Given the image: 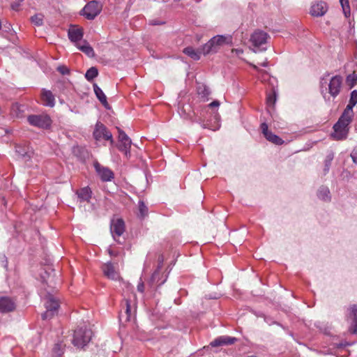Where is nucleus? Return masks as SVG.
<instances>
[{"mask_svg":"<svg viewBox=\"0 0 357 357\" xmlns=\"http://www.w3.org/2000/svg\"><path fill=\"white\" fill-rule=\"evenodd\" d=\"M197 93L199 95L202 96V97L206 98L211 93V91L206 86L202 85L197 88Z\"/></svg>","mask_w":357,"mask_h":357,"instance_id":"obj_37","label":"nucleus"},{"mask_svg":"<svg viewBox=\"0 0 357 357\" xmlns=\"http://www.w3.org/2000/svg\"><path fill=\"white\" fill-rule=\"evenodd\" d=\"M277 96V91L274 88H272L271 93H268L266 97V104L268 107L274 106L276 102Z\"/></svg>","mask_w":357,"mask_h":357,"instance_id":"obj_30","label":"nucleus"},{"mask_svg":"<svg viewBox=\"0 0 357 357\" xmlns=\"http://www.w3.org/2000/svg\"><path fill=\"white\" fill-rule=\"evenodd\" d=\"M350 156H357V146L354 147L352 152L350 154Z\"/></svg>","mask_w":357,"mask_h":357,"instance_id":"obj_44","label":"nucleus"},{"mask_svg":"<svg viewBox=\"0 0 357 357\" xmlns=\"http://www.w3.org/2000/svg\"><path fill=\"white\" fill-rule=\"evenodd\" d=\"M232 43L230 35H217L211 38L206 44L202 46V54L208 55L217 53L221 47Z\"/></svg>","mask_w":357,"mask_h":357,"instance_id":"obj_2","label":"nucleus"},{"mask_svg":"<svg viewBox=\"0 0 357 357\" xmlns=\"http://www.w3.org/2000/svg\"><path fill=\"white\" fill-rule=\"evenodd\" d=\"M93 91L97 98L102 104V105L106 109H109V105L107 102V97L102 89L97 85V84H93Z\"/></svg>","mask_w":357,"mask_h":357,"instance_id":"obj_25","label":"nucleus"},{"mask_svg":"<svg viewBox=\"0 0 357 357\" xmlns=\"http://www.w3.org/2000/svg\"><path fill=\"white\" fill-rule=\"evenodd\" d=\"M220 105V102L218 100H214L212 102H211L208 106L210 107H218Z\"/></svg>","mask_w":357,"mask_h":357,"instance_id":"obj_43","label":"nucleus"},{"mask_svg":"<svg viewBox=\"0 0 357 357\" xmlns=\"http://www.w3.org/2000/svg\"><path fill=\"white\" fill-rule=\"evenodd\" d=\"M102 270L104 273V275L109 279L115 280L118 277V274L112 263L105 264L102 266Z\"/></svg>","mask_w":357,"mask_h":357,"instance_id":"obj_24","label":"nucleus"},{"mask_svg":"<svg viewBox=\"0 0 357 357\" xmlns=\"http://www.w3.org/2000/svg\"><path fill=\"white\" fill-rule=\"evenodd\" d=\"M84 36V29L82 26L78 25L70 24L68 28V39L70 40L75 45H77V43H82Z\"/></svg>","mask_w":357,"mask_h":357,"instance_id":"obj_11","label":"nucleus"},{"mask_svg":"<svg viewBox=\"0 0 357 357\" xmlns=\"http://www.w3.org/2000/svg\"><path fill=\"white\" fill-rule=\"evenodd\" d=\"M346 83L350 89L354 87L357 83V73L354 72L348 75L346 77Z\"/></svg>","mask_w":357,"mask_h":357,"instance_id":"obj_33","label":"nucleus"},{"mask_svg":"<svg viewBox=\"0 0 357 357\" xmlns=\"http://www.w3.org/2000/svg\"><path fill=\"white\" fill-rule=\"evenodd\" d=\"M357 104V90H354L351 92L349 104L343 111V114L349 116H354V107Z\"/></svg>","mask_w":357,"mask_h":357,"instance_id":"obj_19","label":"nucleus"},{"mask_svg":"<svg viewBox=\"0 0 357 357\" xmlns=\"http://www.w3.org/2000/svg\"><path fill=\"white\" fill-rule=\"evenodd\" d=\"M93 336L92 330L85 322H82L74 330L72 344L77 349H84L91 342Z\"/></svg>","mask_w":357,"mask_h":357,"instance_id":"obj_1","label":"nucleus"},{"mask_svg":"<svg viewBox=\"0 0 357 357\" xmlns=\"http://www.w3.org/2000/svg\"><path fill=\"white\" fill-rule=\"evenodd\" d=\"M30 125L43 129L50 127L52 120L47 115H29L27 118Z\"/></svg>","mask_w":357,"mask_h":357,"instance_id":"obj_7","label":"nucleus"},{"mask_svg":"<svg viewBox=\"0 0 357 357\" xmlns=\"http://www.w3.org/2000/svg\"><path fill=\"white\" fill-rule=\"evenodd\" d=\"M16 153L19 156H26L28 155L27 151H26L24 149L20 146H16Z\"/></svg>","mask_w":357,"mask_h":357,"instance_id":"obj_40","label":"nucleus"},{"mask_svg":"<svg viewBox=\"0 0 357 357\" xmlns=\"http://www.w3.org/2000/svg\"><path fill=\"white\" fill-rule=\"evenodd\" d=\"M93 136L96 141H109L110 144L114 143L112 134L107 128L101 122L98 121L95 125Z\"/></svg>","mask_w":357,"mask_h":357,"instance_id":"obj_6","label":"nucleus"},{"mask_svg":"<svg viewBox=\"0 0 357 357\" xmlns=\"http://www.w3.org/2000/svg\"><path fill=\"white\" fill-rule=\"evenodd\" d=\"M137 291L140 293H144V284L142 278L139 279V282L137 284Z\"/></svg>","mask_w":357,"mask_h":357,"instance_id":"obj_42","label":"nucleus"},{"mask_svg":"<svg viewBox=\"0 0 357 357\" xmlns=\"http://www.w3.org/2000/svg\"><path fill=\"white\" fill-rule=\"evenodd\" d=\"M236 337H231L229 336H220L215 339L210 343L211 347H220L223 345H231L236 341Z\"/></svg>","mask_w":357,"mask_h":357,"instance_id":"obj_18","label":"nucleus"},{"mask_svg":"<svg viewBox=\"0 0 357 357\" xmlns=\"http://www.w3.org/2000/svg\"><path fill=\"white\" fill-rule=\"evenodd\" d=\"M66 344L63 342L55 344L52 349L53 357H61L65 351Z\"/></svg>","mask_w":357,"mask_h":357,"instance_id":"obj_28","label":"nucleus"},{"mask_svg":"<svg viewBox=\"0 0 357 357\" xmlns=\"http://www.w3.org/2000/svg\"><path fill=\"white\" fill-rule=\"evenodd\" d=\"M164 282H161L158 284V285H161Z\"/></svg>","mask_w":357,"mask_h":357,"instance_id":"obj_51","label":"nucleus"},{"mask_svg":"<svg viewBox=\"0 0 357 357\" xmlns=\"http://www.w3.org/2000/svg\"><path fill=\"white\" fill-rule=\"evenodd\" d=\"M102 8V6L98 1L93 0L88 2L79 13L87 20H92L100 13Z\"/></svg>","mask_w":357,"mask_h":357,"instance_id":"obj_5","label":"nucleus"},{"mask_svg":"<svg viewBox=\"0 0 357 357\" xmlns=\"http://www.w3.org/2000/svg\"><path fill=\"white\" fill-rule=\"evenodd\" d=\"M261 132L264 136V137L270 142L275 144V145H281L284 143V140L280 138L279 136L273 134L271 131L268 130V127L267 123H262L261 124Z\"/></svg>","mask_w":357,"mask_h":357,"instance_id":"obj_14","label":"nucleus"},{"mask_svg":"<svg viewBox=\"0 0 357 357\" xmlns=\"http://www.w3.org/2000/svg\"><path fill=\"white\" fill-rule=\"evenodd\" d=\"M123 310L120 312V319H124L125 321H130L132 315L135 312V307H132L130 302L128 299H125L122 303Z\"/></svg>","mask_w":357,"mask_h":357,"instance_id":"obj_16","label":"nucleus"},{"mask_svg":"<svg viewBox=\"0 0 357 357\" xmlns=\"http://www.w3.org/2000/svg\"><path fill=\"white\" fill-rule=\"evenodd\" d=\"M45 306L46 311L42 314V318L44 320L53 317L54 312L59 308V303L50 294H48L45 298Z\"/></svg>","mask_w":357,"mask_h":357,"instance_id":"obj_9","label":"nucleus"},{"mask_svg":"<svg viewBox=\"0 0 357 357\" xmlns=\"http://www.w3.org/2000/svg\"><path fill=\"white\" fill-rule=\"evenodd\" d=\"M253 68H254L255 69H256V70H258V68H257V66H253Z\"/></svg>","mask_w":357,"mask_h":357,"instance_id":"obj_50","label":"nucleus"},{"mask_svg":"<svg viewBox=\"0 0 357 357\" xmlns=\"http://www.w3.org/2000/svg\"><path fill=\"white\" fill-rule=\"evenodd\" d=\"M183 52L195 61L199 60L201 54H202V47L195 50L194 47L188 46L183 49Z\"/></svg>","mask_w":357,"mask_h":357,"instance_id":"obj_23","label":"nucleus"},{"mask_svg":"<svg viewBox=\"0 0 357 357\" xmlns=\"http://www.w3.org/2000/svg\"><path fill=\"white\" fill-rule=\"evenodd\" d=\"M56 70L62 75H64L67 73V67L64 65L58 66Z\"/></svg>","mask_w":357,"mask_h":357,"instance_id":"obj_41","label":"nucleus"},{"mask_svg":"<svg viewBox=\"0 0 357 357\" xmlns=\"http://www.w3.org/2000/svg\"><path fill=\"white\" fill-rule=\"evenodd\" d=\"M158 270H156L152 275L151 276V281L150 282L151 283H153V282H158V281L157 280L158 277H159V275H160V271H159V269L161 268L162 266V264L163 263V261H164V257L162 255H160L158 257Z\"/></svg>","mask_w":357,"mask_h":357,"instance_id":"obj_31","label":"nucleus"},{"mask_svg":"<svg viewBox=\"0 0 357 357\" xmlns=\"http://www.w3.org/2000/svg\"><path fill=\"white\" fill-rule=\"evenodd\" d=\"M98 75V70L96 67H91L86 73L85 77L88 81L93 80Z\"/></svg>","mask_w":357,"mask_h":357,"instance_id":"obj_34","label":"nucleus"},{"mask_svg":"<svg viewBox=\"0 0 357 357\" xmlns=\"http://www.w3.org/2000/svg\"><path fill=\"white\" fill-rule=\"evenodd\" d=\"M164 22H160V21H156V20H154V21H152L151 22V24L152 25H160V24H162Z\"/></svg>","mask_w":357,"mask_h":357,"instance_id":"obj_45","label":"nucleus"},{"mask_svg":"<svg viewBox=\"0 0 357 357\" xmlns=\"http://www.w3.org/2000/svg\"><path fill=\"white\" fill-rule=\"evenodd\" d=\"M119 132V144L118 149L125 155L129 153V150L132 144L131 139L126 134L124 131L118 128Z\"/></svg>","mask_w":357,"mask_h":357,"instance_id":"obj_12","label":"nucleus"},{"mask_svg":"<svg viewBox=\"0 0 357 357\" xmlns=\"http://www.w3.org/2000/svg\"><path fill=\"white\" fill-rule=\"evenodd\" d=\"M93 166L102 181H111L114 178V174L108 167L101 165L98 161L94 162Z\"/></svg>","mask_w":357,"mask_h":357,"instance_id":"obj_10","label":"nucleus"},{"mask_svg":"<svg viewBox=\"0 0 357 357\" xmlns=\"http://www.w3.org/2000/svg\"><path fill=\"white\" fill-rule=\"evenodd\" d=\"M76 195L80 202H89L91 198L92 191L90 188L84 187L77 190Z\"/></svg>","mask_w":357,"mask_h":357,"instance_id":"obj_22","label":"nucleus"},{"mask_svg":"<svg viewBox=\"0 0 357 357\" xmlns=\"http://www.w3.org/2000/svg\"><path fill=\"white\" fill-rule=\"evenodd\" d=\"M15 309V303L10 297L2 296L0 297V312L6 313L11 312Z\"/></svg>","mask_w":357,"mask_h":357,"instance_id":"obj_17","label":"nucleus"},{"mask_svg":"<svg viewBox=\"0 0 357 357\" xmlns=\"http://www.w3.org/2000/svg\"><path fill=\"white\" fill-rule=\"evenodd\" d=\"M76 47L89 57L93 58L95 56V52L93 47L86 40H83L82 43H77Z\"/></svg>","mask_w":357,"mask_h":357,"instance_id":"obj_21","label":"nucleus"},{"mask_svg":"<svg viewBox=\"0 0 357 357\" xmlns=\"http://www.w3.org/2000/svg\"><path fill=\"white\" fill-rule=\"evenodd\" d=\"M349 331L352 334L357 333V319L356 320L355 319L351 320V325L349 328Z\"/></svg>","mask_w":357,"mask_h":357,"instance_id":"obj_39","label":"nucleus"},{"mask_svg":"<svg viewBox=\"0 0 357 357\" xmlns=\"http://www.w3.org/2000/svg\"><path fill=\"white\" fill-rule=\"evenodd\" d=\"M317 197L324 202L331 201V193L329 189L325 186L320 187L317 192Z\"/></svg>","mask_w":357,"mask_h":357,"instance_id":"obj_27","label":"nucleus"},{"mask_svg":"<svg viewBox=\"0 0 357 357\" xmlns=\"http://www.w3.org/2000/svg\"><path fill=\"white\" fill-rule=\"evenodd\" d=\"M259 65L263 66V67H266L268 66V62L267 61H264V62L260 63Z\"/></svg>","mask_w":357,"mask_h":357,"instance_id":"obj_47","label":"nucleus"},{"mask_svg":"<svg viewBox=\"0 0 357 357\" xmlns=\"http://www.w3.org/2000/svg\"><path fill=\"white\" fill-rule=\"evenodd\" d=\"M340 3L342 6L343 13L345 17L348 18L350 17L351 10L349 0H339Z\"/></svg>","mask_w":357,"mask_h":357,"instance_id":"obj_32","label":"nucleus"},{"mask_svg":"<svg viewBox=\"0 0 357 357\" xmlns=\"http://www.w3.org/2000/svg\"><path fill=\"white\" fill-rule=\"evenodd\" d=\"M148 214V208L145 205L143 201L139 202V214L140 218H144Z\"/></svg>","mask_w":357,"mask_h":357,"instance_id":"obj_35","label":"nucleus"},{"mask_svg":"<svg viewBox=\"0 0 357 357\" xmlns=\"http://www.w3.org/2000/svg\"><path fill=\"white\" fill-rule=\"evenodd\" d=\"M41 102L42 103L48 107H54V96L51 91L43 89L41 91Z\"/></svg>","mask_w":357,"mask_h":357,"instance_id":"obj_20","label":"nucleus"},{"mask_svg":"<svg viewBox=\"0 0 357 357\" xmlns=\"http://www.w3.org/2000/svg\"><path fill=\"white\" fill-rule=\"evenodd\" d=\"M54 273V270L50 267H48L47 269H45L43 272L40 273L41 280L43 283L49 284L53 281V276L52 274Z\"/></svg>","mask_w":357,"mask_h":357,"instance_id":"obj_26","label":"nucleus"},{"mask_svg":"<svg viewBox=\"0 0 357 357\" xmlns=\"http://www.w3.org/2000/svg\"><path fill=\"white\" fill-rule=\"evenodd\" d=\"M269 35L260 29L255 30L250 36V41L255 49L253 50L255 52H264L266 50V47L263 45L267 43V40Z\"/></svg>","mask_w":357,"mask_h":357,"instance_id":"obj_4","label":"nucleus"},{"mask_svg":"<svg viewBox=\"0 0 357 357\" xmlns=\"http://www.w3.org/2000/svg\"><path fill=\"white\" fill-rule=\"evenodd\" d=\"M31 22L36 26H41L43 22V17L40 14H37L31 17Z\"/></svg>","mask_w":357,"mask_h":357,"instance_id":"obj_38","label":"nucleus"},{"mask_svg":"<svg viewBox=\"0 0 357 357\" xmlns=\"http://www.w3.org/2000/svg\"><path fill=\"white\" fill-rule=\"evenodd\" d=\"M348 311L347 318L356 320L357 319V305L354 304L351 305Z\"/></svg>","mask_w":357,"mask_h":357,"instance_id":"obj_36","label":"nucleus"},{"mask_svg":"<svg viewBox=\"0 0 357 357\" xmlns=\"http://www.w3.org/2000/svg\"><path fill=\"white\" fill-rule=\"evenodd\" d=\"M342 84V78L340 75L333 76L328 86V92L333 97L335 98L340 92V89Z\"/></svg>","mask_w":357,"mask_h":357,"instance_id":"obj_13","label":"nucleus"},{"mask_svg":"<svg viewBox=\"0 0 357 357\" xmlns=\"http://www.w3.org/2000/svg\"><path fill=\"white\" fill-rule=\"evenodd\" d=\"M353 159V162L355 163V164H357V158H352Z\"/></svg>","mask_w":357,"mask_h":357,"instance_id":"obj_49","label":"nucleus"},{"mask_svg":"<svg viewBox=\"0 0 357 357\" xmlns=\"http://www.w3.org/2000/svg\"><path fill=\"white\" fill-rule=\"evenodd\" d=\"M110 231L113 238L121 243L119 237H121L125 231V222L121 218L114 219L111 221Z\"/></svg>","mask_w":357,"mask_h":357,"instance_id":"obj_8","label":"nucleus"},{"mask_svg":"<svg viewBox=\"0 0 357 357\" xmlns=\"http://www.w3.org/2000/svg\"><path fill=\"white\" fill-rule=\"evenodd\" d=\"M24 112V106L17 102L13 103L11 107V114L16 117H20L22 115Z\"/></svg>","mask_w":357,"mask_h":357,"instance_id":"obj_29","label":"nucleus"},{"mask_svg":"<svg viewBox=\"0 0 357 357\" xmlns=\"http://www.w3.org/2000/svg\"><path fill=\"white\" fill-rule=\"evenodd\" d=\"M331 164V160H328L326 161V166L328 167Z\"/></svg>","mask_w":357,"mask_h":357,"instance_id":"obj_48","label":"nucleus"},{"mask_svg":"<svg viewBox=\"0 0 357 357\" xmlns=\"http://www.w3.org/2000/svg\"><path fill=\"white\" fill-rule=\"evenodd\" d=\"M327 3L324 1H319L311 6L310 14L314 17H321L328 11Z\"/></svg>","mask_w":357,"mask_h":357,"instance_id":"obj_15","label":"nucleus"},{"mask_svg":"<svg viewBox=\"0 0 357 357\" xmlns=\"http://www.w3.org/2000/svg\"><path fill=\"white\" fill-rule=\"evenodd\" d=\"M353 119L352 116H349L347 114H342L338 121L333 126V133L332 136L337 140L345 139L349 134V124L351 123Z\"/></svg>","mask_w":357,"mask_h":357,"instance_id":"obj_3","label":"nucleus"},{"mask_svg":"<svg viewBox=\"0 0 357 357\" xmlns=\"http://www.w3.org/2000/svg\"><path fill=\"white\" fill-rule=\"evenodd\" d=\"M320 84H321V88H323L324 87V85H326L327 84V81L325 80L324 78H322L321 82H320Z\"/></svg>","mask_w":357,"mask_h":357,"instance_id":"obj_46","label":"nucleus"}]
</instances>
